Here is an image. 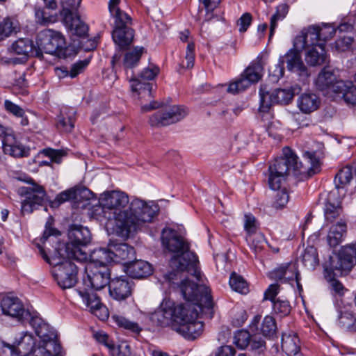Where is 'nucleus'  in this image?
Masks as SVG:
<instances>
[{"mask_svg":"<svg viewBox=\"0 0 356 356\" xmlns=\"http://www.w3.org/2000/svg\"><path fill=\"white\" fill-rule=\"evenodd\" d=\"M75 193L74 191L68 190L59 193L52 202V207H58L60 204L68 201L74 197Z\"/></svg>","mask_w":356,"mask_h":356,"instance_id":"obj_58","label":"nucleus"},{"mask_svg":"<svg viewBox=\"0 0 356 356\" xmlns=\"http://www.w3.org/2000/svg\"><path fill=\"white\" fill-rule=\"evenodd\" d=\"M334 96L347 104L356 105V86L350 81L339 80L334 86Z\"/></svg>","mask_w":356,"mask_h":356,"instance_id":"obj_25","label":"nucleus"},{"mask_svg":"<svg viewBox=\"0 0 356 356\" xmlns=\"http://www.w3.org/2000/svg\"><path fill=\"white\" fill-rule=\"evenodd\" d=\"M317 31L320 41L324 42V46L325 47L326 41L333 37L337 29L330 24H323L321 26L317 25Z\"/></svg>","mask_w":356,"mask_h":356,"instance_id":"obj_49","label":"nucleus"},{"mask_svg":"<svg viewBox=\"0 0 356 356\" xmlns=\"http://www.w3.org/2000/svg\"><path fill=\"white\" fill-rule=\"evenodd\" d=\"M347 232V226L345 222L340 221L333 225L328 232L327 236V242L330 247L334 248L337 246L343 240L344 236Z\"/></svg>","mask_w":356,"mask_h":356,"instance_id":"obj_34","label":"nucleus"},{"mask_svg":"<svg viewBox=\"0 0 356 356\" xmlns=\"http://www.w3.org/2000/svg\"><path fill=\"white\" fill-rule=\"evenodd\" d=\"M289 264H282L276 269L273 270L269 274V277L271 280L280 281L284 283V276L286 274L291 273V271H287Z\"/></svg>","mask_w":356,"mask_h":356,"instance_id":"obj_55","label":"nucleus"},{"mask_svg":"<svg viewBox=\"0 0 356 356\" xmlns=\"http://www.w3.org/2000/svg\"><path fill=\"white\" fill-rule=\"evenodd\" d=\"M280 291V285L277 284H270L264 292V300H269L273 302L275 300V298Z\"/></svg>","mask_w":356,"mask_h":356,"instance_id":"obj_64","label":"nucleus"},{"mask_svg":"<svg viewBox=\"0 0 356 356\" xmlns=\"http://www.w3.org/2000/svg\"><path fill=\"white\" fill-rule=\"evenodd\" d=\"M299 343V339L294 333L284 334L282 337V350L289 356H301Z\"/></svg>","mask_w":356,"mask_h":356,"instance_id":"obj_35","label":"nucleus"},{"mask_svg":"<svg viewBox=\"0 0 356 356\" xmlns=\"http://www.w3.org/2000/svg\"><path fill=\"white\" fill-rule=\"evenodd\" d=\"M302 49H298L294 46L290 49L284 56L280 58H284V63H286L288 70L298 73L300 76H308L309 73L307 67L302 60L300 51Z\"/></svg>","mask_w":356,"mask_h":356,"instance_id":"obj_23","label":"nucleus"},{"mask_svg":"<svg viewBox=\"0 0 356 356\" xmlns=\"http://www.w3.org/2000/svg\"><path fill=\"white\" fill-rule=\"evenodd\" d=\"M339 81L337 80L335 74L332 71L323 68L318 75L315 84L318 90L325 92L326 94L334 95V86Z\"/></svg>","mask_w":356,"mask_h":356,"instance_id":"obj_26","label":"nucleus"},{"mask_svg":"<svg viewBox=\"0 0 356 356\" xmlns=\"http://www.w3.org/2000/svg\"><path fill=\"white\" fill-rule=\"evenodd\" d=\"M2 348L4 350L8 349L11 356H27L30 354L36 356L35 350L38 348V344L35 343L31 333L24 332L15 337L13 345L2 342Z\"/></svg>","mask_w":356,"mask_h":356,"instance_id":"obj_17","label":"nucleus"},{"mask_svg":"<svg viewBox=\"0 0 356 356\" xmlns=\"http://www.w3.org/2000/svg\"><path fill=\"white\" fill-rule=\"evenodd\" d=\"M284 58H280L279 62L273 67L270 68L269 74L273 78V81H278L280 78L284 76Z\"/></svg>","mask_w":356,"mask_h":356,"instance_id":"obj_56","label":"nucleus"},{"mask_svg":"<svg viewBox=\"0 0 356 356\" xmlns=\"http://www.w3.org/2000/svg\"><path fill=\"white\" fill-rule=\"evenodd\" d=\"M29 322L40 339L35 350L36 356H63L56 330L37 315L31 314Z\"/></svg>","mask_w":356,"mask_h":356,"instance_id":"obj_5","label":"nucleus"},{"mask_svg":"<svg viewBox=\"0 0 356 356\" xmlns=\"http://www.w3.org/2000/svg\"><path fill=\"white\" fill-rule=\"evenodd\" d=\"M277 327L275 318L269 315L266 316L260 325L261 333L266 337L275 335Z\"/></svg>","mask_w":356,"mask_h":356,"instance_id":"obj_41","label":"nucleus"},{"mask_svg":"<svg viewBox=\"0 0 356 356\" xmlns=\"http://www.w3.org/2000/svg\"><path fill=\"white\" fill-rule=\"evenodd\" d=\"M4 106L8 113L16 117H22L24 114V111L20 106L10 100H5Z\"/></svg>","mask_w":356,"mask_h":356,"instance_id":"obj_60","label":"nucleus"},{"mask_svg":"<svg viewBox=\"0 0 356 356\" xmlns=\"http://www.w3.org/2000/svg\"><path fill=\"white\" fill-rule=\"evenodd\" d=\"M198 311L193 305L184 307V312L180 315V321L174 323L173 330L184 338L193 340L198 337L203 330V323L197 321Z\"/></svg>","mask_w":356,"mask_h":356,"instance_id":"obj_11","label":"nucleus"},{"mask_svg":"<svg viewBox=\"0 0 356 356\" xmlns=\"http://www.w3.org/2000/svg\"><path fill=\"white\" fill-rule=\"evenodd\" d=\"M42 153L44 156L49 157L50 159L51 162H54L56 163H60L61 162L63 154L62 152L60 150L47 148L44 149L42 151Z\"/></svg>","mask_w":356,"mask_h":356,"instance_id":"obj_59","label":"nucleus"},{"mask_svg":"<svg viewBox=\"0 0 356 356\" xmlns=\"http://www.w3.org/2000/svg\"><path fill=\"white\" fill-rule=\"evenodd\" d=\"M184 312L183 304L175 305L171 301L161 304V307L151 315V321L161 327L170 325L173 330L174 323L180 321V315Z\"/></svg>","mask_w":356,"mask_h":356,"instance_id":"obj_15","label":"nucleus"},{"mask_svg":"<svg viewBox=\"0 0 356 356\" xmlns=\"http://www.w3.org/2000/svg\"><path fill=\"white\" fill-rule=\"evenodd\" d=\"M112 319L120 327H122L134 333L138 334L142 330L137 323L129 320L121 314H113Z\"/></svg>","mask_w":356,"mask_h":356,"instance_id":"obj_39","label":"nucleus"},{"mask_svg":"<svg viewBox=\"0 0 356 356\" xmlns=\"http://www.w3.org/2000/svg\"><path fill=\"white\" fill-rule=\"evenodd\" d=\"M131 72V75L130 77V81L134 82L131 84L132 90L136 92L139 90L140 95H142L143 97L147 96L148 97H152V85L149 83H141L140 81H138V79L133 77L132 71Z\"/></svg>","mask_w":356,"mask_h":356,"instance_id":"obj_46","label":"nucleus"},{"mask_svg":"<svg viewBox=\"0 0 356 356\" xmlns=\"http://www.w3.org/2000/svg\"><path fill=\"white\" fill-rule=\"evenodd\" d=\"M70 241L66 243H59L56 248L58 257L74 258L76 261H83L87 258L86 253L81 247L86 245L91 240L90 230L82 225H73L68 232Z\"/></svg>","mask_w":356,"mask_h":356,"instance_id":"obj_6","label":"nucleus"},{"mask_svg":"<svg viewBox=\"0 0 356 356\" xmlns=\"http://www.w3.org/2000/svg\"><path fill=\"white\" fill-rule=\"evenodd\" d=\"M341 211L342 209L340 204L339 202H332L331 197L330 196L324 208V215L326 220L333 221L340 216Z\"/></svg>","mask_w":356,"mask_h":356,"instance_id":"obj_40","label":"nucleus"},{"mask_svg":"<svg viewBox=\"0 0 356 356\" xmlns=\"http://www.w3.org/2000/svg\"><path fill=\"white\" fill-rule=\"evenodd\" d=\"M121 0H109L108 10L112 17L115 19L114 27L129 26L131 24V17L119 8Z\"/></svg>","mask_w":356,"mask_h":356,"instance_id":"obj_30","label":"nucleus"},{"mask_svg":"<svg viewBox=\"0 0 356 356\" xmlns=\"http://www.w3.org/2000/svg\"><path fill=\"white\" fill-rule=\"evenodd\" d=\"M36 44L40 49V57L42 52L60 56L64 54L66 42L64 36L59 32L51 29L40 31L36 38Z\"/></svg>","mask_w":356,"mask_h":356,"instance_id":"obj_13","label":"nucleus"},{"mask_svg":"<svg viewBox=\"0 0 356 356\" xmlns=\"http://www.w3.org/2000/svg\"><path fill=\"white\" fill-rule=\"evenodd\" d=\"M302 261L306 267L314 269L318 264L316 249L313 246L307 247L302 255Z\"/></svg>","mask_w":356,"mask_h":356,"instance_id":"obj_43","label":"nucleus"},{"mask_svg":"<svg viewBox=\"0 0 356 356\" xmlns=\"http://www.w3.org/2000/svg\"><path fill=\"white\" fill-rule=\"evenodd\" d=\"M104 216L114 220V232L120 237L127 238L143 223L150 222L159 211L153 202H147L134 199L129 204L128 195L120 191L104 193L99 199Z\"/></svg>","mask_w":356,"mask_h":356,"instance_id":"obj_1","label":"nucleus"},{"mask_svg":"<svg viewBox=\"0 0 356 356\" xmlns=\"http://www.w3.org/2000/svg\"><path fill=\"white\" fill-rule=\"evenodd\" d=\"M0 136H3L2 140L3 151L5 154L13 157L27 156L29 149L21 145L15 139V137L7 133V129L0 124Z\"/></svg>","mask_w":356,"mask_h":356,"instance_id":"obj_21","label":"nucleus"},{"mask_svg":"<svg viewBox=\"0 0 356 356\" xmlns=\"http://www.w3.org/2000/svg\"><path fill=\"white\" fill-rule=\"evenodd\" d=\"M250 334L246 330H238L235 332L234 343L239 348L244 349L250 343Z\"/></svg>","mask_w":356,"mask_h":356,"instance_id":"obj_50","label":"nucleus"},{"mask_svg":"<svg viewBox=\"0 0 356 356\" xmlns=\"http://www.w3.org/2000/svg\"><path fill=\"white\" fill-rule=\"evenodd\" d=\"M96 340L104 344L110 350L112 356L118 353V348H116L114 342L109 339L108 336L104 332H97L94 334Z\"/></svg>","mask_w":356,"mask_h":356,"instance_id":"obj_51","label":"nucleus"},{"mask_svg":"<svg viewBox=\"0 0 356 356\" xmlns=\"http://www.w3.org/2000/svg\"><path fill=\"white\" fill-rule=\"evenodd\" d=\"M85 272L86 276L83 280V287H79L76 291L81 298L86 307L92 313H96L102 309V305L97 294L90 290L99 291L109 284L111 280V271L108 266L86 264Z\"/></svg>","mask_w":356,"mask_h":356,"instance_id":"obj_4","label":"nucleus"},{"mask_svg":"<svg viewBox=\"0 0 356 356\" xmlns=\"http://www.w3.org/2000/svg\"><path fill=\"white\" fill-rule=\"evenodd\" d=\"M39 249L42 258L50 265L54 266V276L58 284L62 289L74 286L77 282L78 268L71 260H75V259L58 257L57 250L54 255L49 257L42 248L39 247Z\"/></svg>","mask_w":356,"mask_h":356,"instance_id":"obj_7","label":"nucleus"},{"mask_svg":"<svg viewBox=\"0 0 356 356\" xmlns=\"http://www.w3.org/2000/svg\"><path fill=\"white\" fill-rule=\"evenodd\" d=\"M356 264V243L341 248L337 253L330 256L324 264L325 270L334 275L347 273Z\"/></svg>","mask_w":356,"mask_h":356,"instance_id":"obj_10","label":"nucleus"},{"mask_svg":"<svg viewBox=\"0 0 356 356\" xmlns=\"http://www.w3.org/2000/svg\"><path fill=\"white\" fill-rule=\"evenodd\" d=\"M264 65L265 55L261 54L245 70L240 79L229 85L227 92L236 94L245 90L252 83L259 81L262 76Z\"/></svg>","mask_w":356,"mask_h":356,"instance_id":"obj_12","label":"nucleus"},{"mask_svg":"<svg viewBox=\"0 0 356 356\" xmlns=\"http://www.w3.org/2000/svg\"><path fill=\"white\" fill-rule=\"evenodd\" d=\"M81 0H60L63 9L60 15L63 16L64 24L67 29L79 38H84L88 35V26L81 20L77 10ZM45 7L51 10L57 8V0H43Z\"/></svg>","mask_w":356,"mask_h":356,"instance_id":"obj_8","label":"nucleus"},{"mask_svg":"<svg viewBox=\"0 0 356 356\" xmlns=\"http://www.w3.org/2000/svg\"><path fill=\"white\" fill-rule=\"evenodd\" d=\"M35 17L36 22L43 26L54 23L57 20L56 15L49 14L41 8L35 9Z\"/></svg>","mask_w":356,"mask_h":356,"instance_id":"obj_47","label":"nucleus"},{"mask_svg":"<svg viewBox=\"0 0 356 356\" xmlns=\"http://www.w3.org/2000/svg\"><path fill=\"white\" fill-rule=\"evenodd\" d=\"M111 250H112L113 262L125 261L135 257L134 248L127 243H111Z\"/></svg>","mask_w":356,"mask_h":356,"instance_id":"obj_32","label":"nucleus"},{"mask_svg":"<svg viewBox=\"0 0 356 356\" xmlns=\"http://www.w3.org/2000/svg\"><path fill=\"white\" fill-rule=\"evenodd\" d=\"M187 114L188 111L184 106L172 105L152 115L149 118V124L152 127L168 126L180 121Z\"/></svg>","mask_w":356,"mask_h":356,"instance_id":"obj_18","label":"nucleus"},{"mask_svg":"<svg viewBox=\"0 0 356 356\" xmlns=\"http://www.w3.org/2000/svg\"><path fill=\"white\" fill-rule=\"evenodd\" d=\"M289 6L286 3H281L276 7L275 13L271 16L270 19V32L269 40L273 38L275 31L277 27L279 21L283 20L289 13Z\"/></svg>","mask_w":356,"mask_h":356,"instance_id":"obj_37","label":"nucleus"},{"mask_svg":"<svg viewBox=\"0 0 356 356\" xmlns=\"http://www.w3.org/2000/svg\"><path fill=\"white\" fill-rule=\"evenodd\" d=\"M273 312L280 317L286 316L291 312V306L286 300L277 299L273 302Z\"/></svg>","mask_w":356,"mask_h":356,"instance_id":"obj_53","label":"nucleus"},{"mask_svg":"<svg viewBox=\"0 0 356 356\" xmlns=\"http://www.w3.org/2000/svg\"><path fill=\"white\" fill-rule=\"evenodd\" d=\"M354 174H355V170L353 167L346 165L342 168L335 176L334 182L336 187L337 188H343L350 182Z\"/></svg>","mask_w":356,"mask_h":356,"instance_id":"obj_38","label":"nucleus"},{"mask_svg":"<svg viewBox=\"0 0 356 356\" xmlns=\"http://www.w3.org/2000/svg\"><path fill=\"white\" fill-rule=\"evenodd\" d=\"M89 61L88 60H79L74 64H73L70 70V77L74 78L78 74L81 73L83 70L88 65Z\"/></svg>","mask_w":356,"mask_h":356,"instance_id":"obj_63","label":"nucleus"},{"mask_svg":"<svg viewBox=\"0 0 356 356\" xmlns=\"http://www.w3.org/2000/svg\"><path fill=\"white\" fill-rule=\"evenodd\" d=\"M10 54L22 56L24 58L29 56L40 57V49L37 44L29 38H19L13 42L8 48Z\"/></svg>","mask_w":356,"mask_h":356,"instance_id":"obj_24","label":"nucleus"},{"mask_svg":"<svg viewBox=\"0 0 356 356\" xmlns=\"http://www.w3.org/2000/svg\"><path fill=\"white\" fill-rule=\"evenodd\" d=\"M244 229L246 236L252 235L259 232V224L255 217L249 213L244 216Z\"/></svg>","mask_w":356,"mask_h":356,"instance_id":"obj_52","label":"nucleus"},{"mask_svg":"<svg viewBox=\"0 0 356 356\" xmlns=\"http://www.w3.org/2000/svg\"><path fill=\"white\" fill-rule=\"evenodd\" d=\"M201 3L203 4L204 7L207 10L206 17L203 22L204 24L205 22L210 21L213 17V15L212 13L213 10L218 7L219 3H220V0H199ZM204 24H202L203 26Z\"/></svg>","mask_w":356,"mask_h":356,"instance_id":"obj_54","label":"nucleus"},{"mask_svg":"<svg viewBox=\"0 0 356 356\" xmlns=\"http://www.w3.org/2000/svg\"><path fill=\"white\" fill-rule=\"evenodd\" d=\"M295 90V88L291 90L276 88L270 92L267 86H261L259 111L267 112L273 104H289L294 96Z\"/></svg>","mask_w":356,"mask_h":356,"instance_id":"obj_16","label":"nucleus"},{"mask_svg":"<svg viewBox=\"0 0 356 356\" xmlns=\"http://www.w3.org/2000/svg\"><path fill=\"white\" fill-rule=\"evenodd\" d=\"M134 36V30L130 26L114 27L112 32L113 40L120 49L130 45Z\"/></svg>","mask_w":356,"mask_h":356,"instance_id":"obj_31","label":"nucleus"},{"mask_svg":"<svg viewBox=\"0 0 356 356\" xmlns=\"http://www.w3.org/2000/svg\"><path fill=\"white\" fill-rule=\"evenodd\" d=\"M58 126L60 127L64 131L70 132L74 128V120L71 116L65 118L63 115H61L59 116Z\"/></svg>","mask_w":356,"mask_h":356,"instance_id":"obj_62","label":"nucleus"},{"mask_svg":"<svg viewBox=\"0 0 356 356\" xmlns=\"http://www.w3.org/2000/svg\"><path fill=\"white\" fill-rule=\"evenodd\" d=\"M287 271H291V273L286 274L284 276V283L289 282L295 280L297 283L298 288L301 287L299 283V273L297 270L296 266L294 264H289Z\"/></svg>","mask_w":356,"mask_h":356,"instance_id":"obj_57","label":"nucleus"},{"mask_svg":"<svg viewBox=\"0 0 356 356\" xmlns=\"http://www.w3.org/2000/svg\"><path fill=\"white\" fill-rule=\"evenodd\" d=\"M229 285L234 291L242 294H246L249 291L246 281L243 277L235 273L231 274Z\"/></svg>","mask_w":356,"mask_h":356,"instance_id":"obj_44","label":"nucleus"},{"mask_svg":"<svg viewBox=\"0 0 356 356\" xmlns=\"http://www.w3.org/2000/svg\"><path fill=\"white\" fill-rule=\"evenodd\" d=\"M324 44L319 40L317 25H311L304 28L293 40V46L298 49H306L316 45Z\"/></svg>","mask_w":356,"mask_h":356,"instance_id":"obj_20","label":"nucleus"},{"mask_svg":"<svg viewBox=\"0 0 356 356\" xmlns=\"http://www.w3.org/2000/svg\"><path fill=\"white\" fill-rule=\"evenodd\" d=\"M283 157L275 159L268 168L269 187L277 191L273 202V207L275 209L283 208L289 201V195L285 188L281 189V185L291 170L312 176L317 173L320 168L319 161L314 154L305 153L306 163L298 162L297 156L289 147L283 148Z\"/></svg>","mask_w":356,"mask_h":356,"instance_id":"obj_2","label":"nucleus"},{"mask_svg":"<svg viewBox=\"0 0 356 356\" xmlns=\"http://www.w3.org/2000/svg\"><path fill=\"white\" fill-rule=\"evenodd\" d=\"M338 321L339 325L345 330L350 331L356 330V318L350 313H341L339 316Z\"/></svg>","mask_w":356,"mask_h":356,"instance_id":"obj_48","label":"nucleus"},{"mask_svg":"<svg viewBox=\"0 0 356 356\" xmlns=\"http://www.w3.org/2000/svg\"><path fill=\"white\" fill-rule=\"evenodd\" d=\"M246 241L249 243L251 249L256 253L261 251L264 248V243H266L264 235L259 232L257 234L246 236Z\"/></svg>","mask_w":356,"mask_h":356,"instance_id":"obj_45","label":"nucleus"},{"mask_svg":"<svg viewBox=\"0 0 356 356\" xmlns=\"http://www.w3.org/2000/svg\"><path fill=\"white\" fill-rule=\"evenodd\" d=\"M320 104V98L314 92H304L297 100L298 107L305 113H310L317 110Z\"/></svg>","mask_w":356,"mask_h":356,"instance_id":"obj_29","label":"nucleus"},{"mask_svg":"<svg viewBox=\"0 0 356 356\" xmlns=\"http://www.w3.org/2000/svg\"><path fill=\"white\" fill-rule=\"evenodd\" d=\"M111 243L106 248H99L93 250L90 254V261L87 264H93L96 266H108L113 262Z\"/></svg>","mask_w":356,"mask_h":356,"instance_id":"obj_33","label":"nucleus"},{"mask_svg":"<svg viewBox=\"0 0 356 356\" xmlns=\"http://www.w3.org/2000/svg\"><path fill=\"white\" fill-rule=\"evenodd\" d=\"M25 181L31 185L19 189V193L26 196L22 202V214L32 213L38 206L42 205L46 199V192L42 186L35 183L31 178L26 179Z\"/></svg>","mask_w":356,"mask_h":356,"instance_id":"obj_14","label":"nucleus"},{"mask_svg":"<svg viewBox=\"0 0 356 356\" xmlns=\"http://www.w3.org/2000/svg\"><path fill=\"white\" fill-rule=\"evenodd\" d=\"M126 272L131 277L140 279L149 276L152 273V265L144 260H136L127 263Z\"/></svg>","mask_w":356,"mask_h":356,"instance_id":"obj_27","label":"nucleus"},{"mask_svg":"<svg viewBox=\"0 0 356 356\" xmlns=\"http://www.w3.org/2000/svg\"><path fill=\"white\" fill-rule=\"evenodd\" d=\"M163 247L170 252L177 254L170 261V265L173 270L187 271L200 280L201 273L198 268L197 256L189 250L188 243L177 232L170 228H165L161 233Z\"/></svg>","mask_w":356,"mask_h":356,"instance_id":"obj_3","label":"nucleus"},{"mask_svg":"<svg viewBox=\"0 0 356 356\" xmlns=\"http://www.w3.org/2000/svg\"><path fill=\"white\" fill-rule=\"evenodd\" d=\"M1 308L3 314L19 321L24 322L25 320H29L31 316L17 297L9 296L3 297L1 301Z\"/></svg>","mask_w":356,"mask_h":356,"instance_id":"obj_19","label":"nucleus"},{"mask_svg":"<svg viewBox=\"0 0 356 356\" xmlns=\"http://www.w3.org/2000/svg\"><path fill=\"white\" fill-rule=\"evenodd\" d=\"M304 50L305 51V60L308 65H321L327 62V55L324 44L316 45Z\"/></svg>","mask_w":356,"mask_h":356,"instance_id":"obj_28","label":"nucleus"},{"mask_svg":"<svg viewBox=\"0 0 356 356\" xmlns=\"http://www.w3.org/2000/svg\"><path fill=\"white\" fill-rule=\"evenodd\" d=\"M20 31L21 26L17 21L5 18L0 22V42Z\"/></svg>","mask_w":356,"mask_h":356,"instance_id":"obj_36","label":"nucleus"},{"mask_svg":"<svg viewBox=\"0 0 356 356\" xmlns=\"http://www.w3.org/2000/svg\"><path fill=\"white\" fill-rule=\"evenodd\" d=\"M252 15L249 13H245L238 19L237 25L239 26V31L243 33L247 31L252 22Z\"/></svg>","mask_w":356,"mask_h":356,"instance_id":"obj_61","label":"nucleus"},{"mask_svg":"<svg viewBox=\"0 0 356 356\" xmlns=\"http://www.w3.org/2000/svg\"><path fill=\"white\" fill-rule=\"evenodd\" d=\"M143 49V47H136L132 51L127 52L124 58V67L126 69L134 67L139 62Z\"/></svg>","mask_w":356,"mask_h":356,"instance_id":"obj_42","label":"nucleus"},{"mask_svg":"<svg viewBox=\"0 0 356 356\" xmlns=\"http://www.w3.org/2000/svg\"><path fill=\"white\" fill-rule=\"evenodd\" d=\"M178 286L184 300L191 302V304L183 305L184 307L193 305L195 307L197 306L200 309L213 307L210 289L205 285L198 284L188 279H184Z\"/></svg>","mask_w":356,"mask_h":356,"instance_id":"obj_9","label":"nucleus"},{"mask_svg":"<svg viewBox=\"0 0 356 356\" xmlns=\"http://www.w3.org/2000/svg\"><path fill=\"white\" fill-rule=\"evenodd\" d=\"M133 282L126 276L111 279L109 284V294L115 300L121 301L129 297L132 292Z\"/></svg>","mask_w":356,"mask_h":356,"instance_id":"obj_22","label":"nucleus"}]
</instances>
